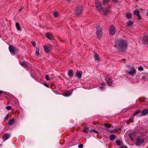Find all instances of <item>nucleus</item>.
<instances>
[{
	"label": "nucleus",
	"instance_id": "1",
	"mask_svg": "<svg viewBox=\"0 0 148 148\" xmlns=\"http://www.w3.org/2000/svg\"><path fill=\"white\" fill-rule=\"evenodd\" d=\"M114 47L119 52H124L127 50V43L125 40L119 39L116 40L114 42Z\"/></svg>",
	"mask_w": 148,
	"mask_h": 148
},
{
	"label": "nucleus",
	"instance_id": "2",
	"mask_svg": "<svg viewBox=\"0 0 148 148\" xmlns=\"http://www.w3.org/2000/svg\"><path fill=\"white\" fill-rule=\"evenodd\" d=\"M96 33L97 38L100 39L102 37V32L100 26L97 25L96 27Z\"/></svg>",
	"mask_w": 148,
	"mask_h": 148
},
{
	"label": "nucleus",
	"instance_id": "3",
	"mask_svg": "<svg viewBox=\"0 0 148 148\" xmlns=\"http://www.w3.org/2000/svg\"><path fill=\"white\" fill-rule=\"evenodd\" d=\"M82 11V5L80 4H78L75 11V13L76 15H78L81 13Z\"/></svg>",
	"mask_w": 148,
	"mask_h": 148
},
{
	"label": "nucleus",
	"instance_id": "4",
	"mask_svg": "<svg viewBox=\"0 0 148 148\" xmlns=\"http://www.w3.org/2000/svg\"><path fill=\"white\" fill-rule=\"evenodd\" d=\"M109 32L111 35L113 36L115 34L116 32V28L113 25H112L109 26Z\"/></svg>",
	"mask_w": 148,
	"mask_h": 148
},
{
	"label": "nucleus",
	"instance_id": "5",
	"mask_svg": "<svg viewBox=\"0 0 148 148\" xmlns=\"http://www.w3.org/2000/svg\"><path fill=\"white\" fill-rule=\"evenodd\" d=\"M9 50L10 52L14 54H15V51H18V48L15 47L13 45H10L9 47Z\"/></svg>",
	"mask_w": 148,
	"mask_h": 148
},
{
	"label": "nucleus",
	"instance_id": "6",
	"mask_svg": "<svg viewBox=\"0 0 148 148\" xmlns=\"http://www.w3.org/2000/svg\"><path fill=\"white\" fill-rule=\"evenodd\" d=\"M144 142V139L138 137L136 140V145L138 146L141 145Z\"/></svg>",
	"mask_w": 148,
	"mask_h": 148
},
{
	"label": "nucleus",
	"instance_id": "7",
	"mask_svg": "<svg viewBox=\"0 0 148 148\" xmlns=\"http://www.w3.org/2000/svg\"><path fill=\"white\" fill-rule=\"evenodd\" d=\"M52 46L51 45H44L43 48L45 51L47 53H49L52 49Z\"/></svg>",
	"mask_w": 148,
	"mask_h": 148
},
{
	"label": "nucleus",
	"instance_id": "8",
	"mask_svg": "<svg viewBox=\"0 0 148 148\" xmlns=\"http://www.w3.org/2000/svg\"><path fill=\"white\" fill-rule=\"evenodd\" d=\"M142 43L144 45H148V36H144L142 39Z\"/></svg>",
	"mask_w": 148,
	"mask_h": 148
},
{
	"label": "nucleus",
	"instance_id": "9",
	"mask_svg": "<svg viewBox=\"0 0 148 148\" xmlns=\"http://www.w3.org/2000/svg\"><path fill=\"white\" fill-rule=\"evenodd\" d=\"M136 132H131L129 133V138L132 141L134 140V138Z\"/></svg>",
	"mask_w": 148,
	"mask_h": 148
},
{
	"label": "nucleus",
	"instance_id": "10",
	"mask_svg": "<svg viewBox=\"0 0 148 148\" xmlns=\"http://www.w3.org/2000/svg\"><path fill=\"white\" fill-rule=\"evenodd\" d=\"M132 69V70L127 71V73L128 74L132 76H134L136 74V71L135 69Z\"/></svg>",
	"mask_w": 148,
	"mask_h": 148
},
{
	"label": "nucleus",
	"instance_id": "11",
	"mask_svg": "<svg viewBox=\"0 0 148 148\" xmlns=\"http://www.w3.org/2000/svg\"><path fill=\"white\" fill-rule=\"evenodd\" d=\"M140 110H139L138 111H136L135 112V113L132 116L131 118L129 119V121L130 122H133V120L134 119V116L138 114V113H140Z\"/></svg>",
	"mask_w": 148,
	"mask_h": 148
},
{
	"label": "nucleus",
	"instance_id": "12",
	"mask_svg": "<svg viewBox=\"0 0 148 148\" xmlns=\"http://www.w3.org/2000/svg\"><path fill=\"white\" fill-rule=\"evenodd\" d=\"M10 135V134L7 133L5 134L4 136H3V139L4 141H5L7 140L9 138Z\"/></svg>",
	"mask_w": 148,
	"mask_h": 148
},
{
	"label": "nucleus",
	"instance_id": "13",
	"mask_svg": "<svg viewBox=\"0 0 148 148\" xmlns=\"http://www.w3.org/2000/svg\"><path fill=\"white\" fill-rule=\"evenodd\" d=\"M45 35L50 40H52L53 39V36L51 33L48 32L45 34Z\"/></svg>",
	"mask_w": 148,
	"mask_h": 148
},
{
	"label": "nucleus",
	"instance_id": "14",
	"mask_svg": "<svg viewBox=\"0 0 148 148\" xmlns=\"http://www.w3.org/2000/svg\"><path fill=\"white\" fill-rule=\"evenodd\" d=\"M147 78V76L145 74H143L141 75V79L143 81H144V82L146 81Z\"/></svg>",
	"mask_w": 148,
	"mask_h": 148
},
{
	"label": "nucleus",
	"instance_id": "15",
	"mask_svg": "<svg viewBox=\"0 0 148 148\" xmlns=\"http://www.w3.org/2000/svg\"><path fill=\"white\" fill-rule=\"evenodd\" d=\"M28 63L25 61L23 62H20V64L22 66L25 68H27L28 67L27 65Z\"/></svg>",
	"mask_w": 148,
	"mask_h": 148
},
{
	"label": "nucleus",
	"instance_id": "16",
	"mask_svg": "<svg viewBox=\"0 0 148 148\" xmlns=\"http://www.w3.org/2000/svg\"><path fill=\"white\" fill-rule=\"evenodd\" d=\"M96 7L97 10L99 12H102L103 11V9L102 7L101 4L100 5H98V6H97Z\"/></svg>",
	"mask_w": 148,
	"mask_h": 148
},
{
	"label": "nucleus",
	"instance_id": "17",
	"mask_svg": "<svg viewBox=\"0 0 148 148\" xmlns=\"http://www.w3.org/2000/svg\"><path fill=\"white\" fill-rule=\"evenodd\" d=\"M148 113V110L147 109H145L143 110L141 112L142 115L144 116L146 114Z\"/></svg>",
	"mask_w": 148,
	"mask_h": 148
},
{
	"label": "nucleus",
	"instance_id": "18",
	"mask_svg": "<svg viewBox=\"0 0 148 148\" xmlns=\"http://www.w3.org/2000/svg\"><path fill=\"white\" fill-rule=\"evenodd\" d=\"M76 76L77 77L78 79H80L81 78L82 76L81 72L79 71L77 72Z\"/></svg>",
	"mask_w": 148,
	"mask_h": 148
},
{
	"label": "nucleus",
	"instance_id": "19",
	"mask_svg": "<svg viewBox=\"0 0 148 148\" xmlns=\"http://www.w3.org/2000/svg\"><path fill=\"white\" fill-rule=\"evenodd\" d=\"M68 75L69 77H72L73 75V71L72 70H69L68 73Z\"/></svg>",
	"mask_w": 148,
	"mask_h": 148
},
{
	"label": "nucleus",
	"instance_id": "20",
	"mask_svg": "<svg viewBox=\"0 0 148 148\" xmlns=\"http://www.w3.org/2000/svg\"><path fill=\"white\" fill-rule=\"evenodd\" d=\"M16 28L18 31H21V29L20 26L18 23H16Z\"/></svg>",
	"mask_w": 148,
	"mask_h": 148
},
{
	"label": "nucleus",
	"instance_id": "21",
	"mask_svg": "<svg viewBox=\"0 0 148 148\" xmlns=\"http://www.w3.org/2000/svg\"><path fill=\"white\" fill-rule=\"evenodd\" d=\"M116 136H115L114 134H111L110 137V140L111 141H113L116 138Z\"/></svg>",
	"mask_w": 148,
	"mask_h": 148
},
{
	"label": "nucleus",
	"instance_id": "22",
	"mask_svg": "<svg viewBox=\"0 0 148 148\" xmlns=\"http://www.w3.org/2000/svg\"><path fill=\"white\" fill-rule=\"evenodd\" d=\"M120 128H119L114 129L112 130L110 132V133H114L116 132H117L118 131L120 130Z\"/></svg>",
	"mask_w": 148,
	"mask_h": 148
},
{
	"label": "nucleus",
	"instance_id": "23",
	"mask_svg": "<svg viewBox=\"0 0 148 148\" xmlns=\"http://www.w3.org/2000/svg\"><path fill=\"white\" fill-rule=\"evenodd\" d=\"M105 80L106 81H110L111 80V78L108 76H104Z\"/></svg>",
	"mask_w": 148,
	"mask_h": 148
},
{
	"label": "nucleus",
	"instance_id": "24",
	"mask_svg": "<svg viewBox=\"0 0 148 148\" xmlns=\"http://www.w3.org/2000/svg\"><path fill=\"white\" fill-rule=\"evenodd\" d=\"M104 126L108 128H110L111 126V125L108 123H104L103 124Z\"/></svg>",
	"mask_w": 148,
	"mask_h": 148
},
{
	"label": "nucleus",
	"instance_id": "25",
	"mask_svg": "<svg viewBox=\"0 0 148 148\" xmlns=\"http://www.w3.org/2000/svg\"><path fill=\"white\" fill-rule=\"evenodd\" d=\"M94 57L95 59L97 60H99V55L97 53L95 54L94 56Z\"/></svg>",
	"mask_w": 148,
	"mask_h": 148
},
{
	"label": "nucleus",
	"instance_id": "26",
	"mask_svg": "<svg viewBox=\"0 0 148 148\" xmlns=\"http://www.w3.org/2000/svg\"><path fill=\"white\" fill-rule=\"evenodd\" d=\"M134 14L137 16L139 14V12L137 10H135L134 11Z\"/></svg>",
	"mask_w": 148,
	"mask_h": 148
},
{
	"label": "nucleus",
	"instance_id": "27",
	"mask_svg": "<svg viewBox=\"0 0 148 148\" xmlns=\"http://www.w3.org/2000/svg\"><path fill=\"white\" fill-rule=\"evenodd\" d=\"M133 24V22L130 20H129L127 23V24L128 26H131Z\"/></svg>",
	"mask_w": 148,
	"mask_h": 148
},
{
	"label": "nucleus",
	"instance_id": "28",
	"mask_svg": "<svg viewBox=\"0 0 148 148\" xmlns=\"http://www.w3.org/2000/svg\"><path fill=\"white\" fill-rule=\"evenodd\" d=\"M53 14L55 17H57L59 15V13L57 12H53Z\"/></svg>",
	"mask_w": 148,
	"mask_h": 148
},
{
	"label": "nucleus",
	"instance_id": "29",
	"mask_svg": "<svg viewBox=\"0 0 148 148\" xmlns=\"http://www.w3.org/2000/svg\"><path fill=\"white\" fill-rule=\"evenodd\" d=\"M126 17L128 19H130L132 17V14L130 13H127L126 14Z\"/></svg>",
	"mask_w": 148,
	"mask_h": 148
},
{
	"label": "nucleus",
	"instance_id": "30",
	"mask_svg": "<svg viewBox=\"0 0 148 148\" xmlns=\"http://www.w3.org/2000/svg\"><path fill=\"white\" fill-rule=\"evenodd\" d=\"M14 119H11L10 120L8 123V124L12 125L13 123H14Z\"/></svg>",
	"mask_w": 148,
	"mask_h": 148
},
{
	"label": "nucleus",
	"instance_id": "31",
	"mask_svg": "<svg viewBox=\"0 0 148 148\" xmlns=\"http://www.w3.org/2000/svg\"><path fill=\"white\" fill-rule=\"evenodd\" d=\"M83 131L84 133H88L89 132L88 127H86L85 129L83 130Z\"/></svg>",
	"mask_w": 148,
	"mask_h": 148
},
{
	"label": "nucleus",
	"instance_id": "32",
	"mask_svg": "<svg viewBox=\"0 0 148 148\" xmlns=\"http://www.w3.org/2000/svg\"><path fill=\"white\" fill-rule=\"evenodd\" d=\"M127 66L128 68L130 71L133 70L132 69H135L134 66H131L130 65H127Z\"/></svg>",
	"mask_w": 148,
	"mask_h": 148
},
{
	"label": "nucleus",
	"instance_id": "33",
	"mask_svg": "<svg viewBox=\"0 0 148 148\" xmlns=\"http://www.w3.org/2000/svg\"><path fill=\"white\" fill-rule=\"evenodd\" d=\"M110 81H106V83L109 86H112V82H110Z\"/></svg>",
	"mask_w": 148,
	"mask_h": 148
},
{
	"label": "nucleus",
	"instance_id": "34",
	"mask_svg": "<svg viewBox=\"0 0 148 148\" xmlns=\"http://www.w3.org/2000/svg\"><path fill=\"white\" fill-rule=\"evenodd\" d=\"M101 4L100 1L98 0H96L95 1V5L96 6H98V5H99Z\"/></svg>",
	"mask_w": 148,
	"mask_h": 148
},
{
	"label": "nucleus",
	"instance_id": "35",
	"mask_svg": "<svg viewBox=\"0 0 148 148\" xmlns=\"http://www.w3.org/2000/svg\"><path fill=\"white\" fill-rule=\"evenodd\" d=\"M116 143L117 145L120 146L121 145V142L119 140H117L116 142Z\"/></svg>",
	"mask_w": 148,
	"mask_h": 148
},
{
	"label": "nucleus",
	"instance_id": "36",
	"mask_svg": "<svg viewBox=\"0 0 148 148\" xmlns=\"http://www.w3.org/2000/svg\"><path fill=\"white\" fill-rule=\"evenodd\" d=\"M109 10L108 9L106 8L104 11V12L105 14H106L108 13Z\"/></svg>",
	"mask_w": 148,
	"mask_h": 148
},
{
	"label": "nucleus",
	"instance_id": "37",
	"mask_svg": "<svg viewBox=\"0 0 148 148\" xmlns=\"http://www.w3.org/2000/svg\"><path fill=\"white\" fill-rule=\"evenodd\" d=\"M110 0H103V5L106 4L107 3L109 2Z\"/></svg>",
	"mask_w": 148,
	"mask_h": 148
},
{
	"label": "nucleus",
	"instance_id": "38",
	"mask_svg": "<svg viewBox=\"0 0 148 148\" xmlns=\"http://www.w3.org/2000/svg\"><path fill=\"white\" fill-rule=\"evenodd\" d=\"M36 55L38 56L39 55V49H36Z\"/></svg>",
	"mask_w": 148,
	"mask_h": 148
},
{
	"label": "nucleus",
	"instance_id": "39",
	"mask_svg": "<svg viewBox=\"0 0 148 148\" xmlns=\"http://www.w3.org/2000/svg\"><path fill=\"white\" fill-rule=\"evenodd\" d=\"M71 94L70 92H68L67 93L64 94V95L65 96H70L71 95Z\"/></svg>",
	"mask_w": 148,
	"mask_h": 148
},
{
	"label": "nucleus",
	"instance_id": "40",
	"mask_svg": "<svg viewBox=\"0 0 148 148\" xmlns=\"http://www.w3.org/2000/svg\"><path fill=\"white\" fill-rule=\"evenodd\" d=\"M143 67L142 66L139 67L138 68V70L139 71H143Z\"/></svg>",
	"mask_w": 148,
	"mask_h": 148
},
{
	"label": "nucleus",
	"instance_id": "41",
	"mask_svg": "<svg viewBox=\"0 0 148 148\" xmlns=\"http://www.w3.org/2000/svg\"><path fill=\"white\" fill-rule=\"evenodd\" d=\"M12 108V107L10 106H8L6 107V109L8 110H11Z\"/></svg>",
	"mask_w": 148,
	"mask_h": 148
},
{
	"label": "nucleus",
	"instance_id": "42",
	"mask_svg": "<svg viewBox=\"0 0 148 148\" xmlns=\"http://www.w3.org/2000/svg\"><path fill=\"white\" fill-rule=\"evenodd\" d=\"M9 117V114H8L6 115V116L5 117L4 119V121H6L7 119H8Z\"/></svg>",
	"mask_w": 148,
	"mask_h": 148
},
{
	"label": "nucleus",
	"instance_id": "43",
	"mask_svg": "<svg viewBox=\"0 0 148 148\" xmlns=\"http://www.w3.org/2000/svg\"><path fill=\"white\" fill-rule=\"evenodd\" d=\"M45 78H46V79L47 81L49 80V76L48 75H46Z\"/></svg>",
	"mask_w": 148,
	"mask_h": 148
},
{
	"label": "nucleus",
	"instance_id": "44",
	"mask_svg": "<svg viewBox=\"0 0 148 148\" xmlns=\"http://www.w3.org/2000/svg\"><path fill=\"white\" fill-rule=\"evenodd\" d=\"M90 132H93L95 133H96L97 134H98V132L97 131H96V130H91V131H90Z\"/></svg>",
	"mask_w": 148,
	"mask_h": 148
},
{
	"label": "nucleus",
	"instance_id": "45",
	"mask_svg": "<svg viewBox=\"0 0 148 148\" xmlns=\"http://www.w3.org/2000/svg\"><path fill=\"white\" fill-rule=\"evenodd\" d=\"M99 88L101 90H103L105 89V87L103 86H100L99 87Z\"/></svg>",
	"mask_w": 148,
	"mask_h": 148
},
{
	"label": "nucleus",
	"instance_id": "46",
	"mask_svg": "<svg viewBox=\"0 0 148 148\" xmlns=\"http://www.w3.org/2000/svg\"><path fill=\"white\" fill-rule=\"evenodd\" d=\"M79 148H82L83 147V145L82 144H80L78 146Z\"/></svg>",
	"mask_w": 148,
	"mask_h": 148
},
{
	"label": "nucleus",
	"instance_id": "47",
	"mask_svg": "<svg viewBox=\"0 0 148 148\" xmlns=\"http://www.w3.org/2000/svg\"><path fill=\"white\" fill-rule=\"evenodd\" d=\"M32 43L33 46L35 47L36 46V44L34 42V41L32 42Z\"/></svg>",
	"mask_w": 148,
	"mask_h": 148
},
{
	"label": "nucleus",
	"instance_id": "48",
	"mask_svg": "<svg viewBox=\"0 0 148 148\" xmlns=\"http://www.w3.org/2000/svg\"><path fill=\"white\" fill-rule=\"evenodd\" d=\"M137 16L138 17V20H140L141 19V17L140 16V14L138 15Z\"/></svg>",
	"mask_w": 148,
	"mask_h": 148
},
{
	"label": "nucleus",
	"instance_id": "49",
	"mask_svg": "<svg viewBox=\"0 0 148 148\" xmlns=\"http://www.w3.org/2000/svg\"><path fill=\"white\" fill-rule=\"evenodd\" d=\"M43 84L45 86H46V87L47 88H49V85L47 83H44Z\"/></svg>",
	"mask_w": 148,
	"mask_h": 148
},
{
	"label": "nucleus",
	"instance_id": "50",
	"mask_svg": "<svg viewBox=\"0 0 148 148\" xmlns=\"http://www.w3.org/2000/svg\"><path fill=\"white\" fill-rule=\"evenodd\" d=\"M121 148H127V147L126 146H121Z\"/></svg>",
	"mask_w": 148,
	"mask_h": 148
},
{
	"label": "nucleus",
	"instance_id": "51",
	"mask_svg": "<svg viewBox=\"0 0 148 148\" xmlns=\"http://www.w3.org/2000/svg\"><path fill=\"white\" fill-rule=\"evenodd\" d=\"M98 123V122H94L93 123V124H97Z\"/></svg>",
	"mask_w": 148,
	"mask_h": 148
},
{
	"label": "nucleus",
	"instance_id": "52",
	"mask_svg": "<svg viewBox=\"0 0 148 148\" xmlns=\"http://www.w3.org/2000/svg\"><path fill=\"white\" fill-rule=\"evenodd\" d=\"M3 92V91L2 90H0V95Z\"/></svg>",
	"mask_w": 148,
	"mask_h": 148
},
{
	"label": "nucleus",
	"instance_id": "53",
	"mask_svg": "<svg viewBox=\"0 0 148 148\" xmlns=\"http://www.w3.org/2000/svg\"><path fill=\"white\" fill-rule=\"evenodd\" d=\"M112 1L116 3H117V1L116 0H112Z\"/></svg>",
	"mask_w": 148,
	"mask_h": 148
},
{
	"label": "nucleus",
	"instance_id": "54",
	"mask_svg": "<svg viewBox=\"0 0 148 148\" xmlns=\"http://www.w3.org/2000/svg\"><path fill=\"white\" fill-rule=\"evenodd\" d=\"M67 1L68 2H71V0H67Z\"/></svg>",
	"mask_w": 148,
	"mask_h": 148
},
{
	"label": "nucleus",
	"instance_id": "55",
	"mask_svg": "<svg viewBox=\"0 0 148 148\" xmlns=\"http://www.w3.org/2000/svg\"><path fill=\"white\" fill-rule=\"evenodd\" d=\"M23 9V8H21L19 10V11H21Z\"/></svg>",
	"mask_w": 148,
	"mask_h": 148
},
{
	"label": "nucleus",
	"instance_id": "56",
	"mask_svg": "<svg viewBox=\"0 0 148 148\" xmlns=\"http://www.w3.org/2000/svg\"><path fill=\"white\" fill-rule=\"evenodd\" d=\"M147 16H148V12H147Z\"/></svg>",
	"mask_w": 148,
	"mask_h": 148
},
{
	"label": "nucleus",
	"instance_id": "57",
	"mask_svg": "<svg viewBox=\"0 0 148 148\" xmlns=\"http://www.w3.org/2000/svg\"><path fill=\"white\" fill-rule=\"evenodd\" d=\"M122 60H124L125 61V59H123Z\"/></svg>",
	"mask_w": 148,
	"mask_h": 148
},
{
	"label": "nucleus",
	"instance_id": "58",
	"mask_svg": "<svg viewBox=\"0 0 148 148\" xmlns=\"http://www.w3.org/2000/svg\"><path fill=\"white\" fill-rule=\"evenodd\" d=\"M61 41H62V42H64V41H63V40H61Z\"/></svg>",
	"mask_w": 148,
	"mask_h": 148
},
{
	"label": "nucleus",
	"instance_id": "59",
	"mask_svg": "<svg viewBox=\"0 0 148 148\" xmlns=\"http://www.w3.org/2000/svg\"><path fill=\"white\" fill-rule=\"evenodd\" d=\"M137 1H138V0H136Z\"/></svg>",
	"mask_w": 148,
	"mask_h": 148
}]
</instances>
